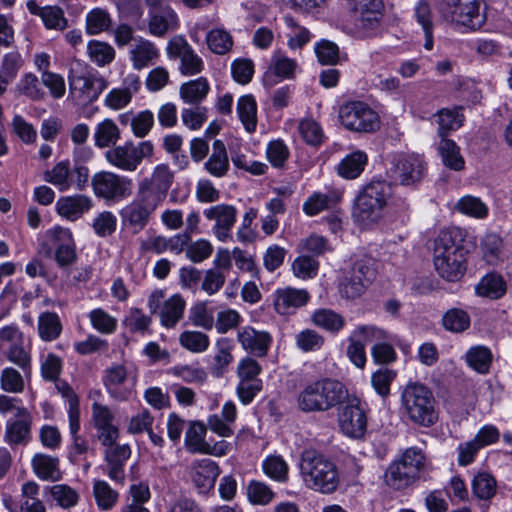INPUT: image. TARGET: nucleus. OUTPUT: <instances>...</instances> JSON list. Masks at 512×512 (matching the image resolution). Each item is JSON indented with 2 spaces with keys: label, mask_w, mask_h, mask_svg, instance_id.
Here are the masks:
<instances>
[{
  "label": "nucleus",
  "mask_w": 512,
  "mask_h": 512,
  "mask_svg": "<svg viewBox=\"0 0 512 512\" xmlns=\"http://www.w3.org/2000/svg\"><path fill=\"white\" fill-rule=\"evenodd\" d=\"M34 473L41 480L56 482L62 479L59 459L46 454H36L31 461Z\"/></svg>",
  "instance_id": "obj_30"
},
{
  "label": "nucleus",
  "mask_w": 512,
  "mask_h": 512,
  "mask_svg": "<svg viewBox=\"0 0 512 512\" xmlns=\"http://www.w3.org/2000/svg\"><path fill=\"white\" fill-rule=\"evenodd\" d=\"M92 206L93 201L89 196L78 194L59 198L56 203V210L60 216L67 220L76 221L88 212Z\"/></svg>",
  "instance_id": "obj_28"
},
{
  "label": "nucleus",
  "mask_w": 512,
  "mask_h": 512,
  "mask_svg": "<svg viewBox=\"0 0 512 512\" xmlns=\"http://www.w3.org/2000/svg\"><path fill=\"white\" fill-rule=\"evenodd\" d=\"M173 179L174 175L168 165L159 164L150 177L139 183L137 192L159 206L166 198Z\"/></svg>",
  "instance_id": "obj_15"
},
{
  "label": "nucleus",
  "mask_w": 512,
  "mask_h": 512,
  "mask_svg": "<svg viewBox=\"0 0 512 512\" xmlns=\"http://www.w3.org/2000/svg\"><path fill=\"white\" fill-rule=\"evenodd\" d=\"M462 107H455L453 109L443 108L438 111V135L442 139L454 130L460 128L463 124L464 116L461 113Z\"/></svg>",
  "instance_id": "obj_37"
},
{
  "label": "nucleus",
  "mask_w": 512,
  "mask_h": 512,
  "mask_svg": "<svg viewBox=\"0 0 512 512\" xmlns=\"http://www.w3.org/2000/svg\"><path fill=\"white\" fill-rule=\"evenodd\" d=\"M237 112L246 131L252 133L257 125V105L252 95L241 96L237 103Z\"/></svg>",
  "instance_id": "obj_42"
},
{
  "label": "nucleus",
  "mask_w": 512,
  "mask_h": 512,
  "mask_svg": "<svg viewBox=\"0 0 512 512\" xmlns=\"http://www.w3.org/2000/svg\"><path fill=\"white\" fill-rule=\"evenodd\" d=\"M117 218L111 211L98 213L93 219L92 228L99 237H107L116 231Z\"/></svg>",
  "instance_id": "obj_64"
},
{
  "label": "nucleus",
  "mask_w": 512,
  "mask_h": 512,
  "mask_svg": "<svg viewBox=\"0 0 512 512\" xmlns=\"http://www.w3.org/2000/svg\"><path fill=\"white\" fill-rule=\"evenodd\" d=\"M19 411L18 417L6 422L4 440L9 445L27 444L30 440L31 415L27 409Z\"/></svg>",
  "instance_id": "obj_25"
},
{
  "label": "nucleus",
  "mask_w": 512,
  "mask_h": 512,
  "mask_svg": "<svg viewBox=\"0 0 512 512\" xmlns=\"http://www.w3.org/2000/svg\"><path fill=\"white\" fill-rule=\"evenodd\" d=\"M191 477L199 493H208L214 488L219 475L218 465L211 459L195 461L191 466Z\"/></svg>",
  "instance_id": "obj_26"
},
{
  "label": "nucleus",
  "mask_w": 512,
  "mask_h": 512,
  "mask_svg": "<svg viewBox=\"0 0 512 512\" xmlns=\"http://www.w3.org/2000/svg\"><path fill=\"white\" fill-rule=\"evenodd\" d=\"M206 426L200 421H191L185 434V446L192 453H201L206 445Z\"/></svg>",
  "instance_id": "obj_53"
},
{
  "label": "nucleus",
  "mask_w": 512,
  "mask_h": 512,
  "mask_svg": "<svg viewBox=\"0 0 512 512\" xmlns=\"http://www.w3.org/2000/svg\"><path fill=\"white\" fill-rule=\"evenodd\" d=\"M392 196V183L373 178L363 185L354 200L353 218L364 225L377 223Z\"/></svg>",
  "instance_id": "obj_4"
},
{
  "label": "nucleus",
  "mask_w": 512,
  "mask_h": 512,
  "mask_svg": "<svg viewBox=\"0 0 512 512\" xmlns=\"http://www.w3.org/2000/svg\"><path fill=\"white\" fill-rule=\"evenodd\" d=\"M297 347L303 352L318 351L325 343V338L313 329H304L295 336Z\"/></svg>",
  "instance_id": "obj_59"
},
{
  "label": "nucleus",
  "mask_w": 512,
  "mask_h": 512,
  "mask_svg": "<svg viewBox=\"0 0 512 512\" xmlns=\"http://www.w3.org/2000/svg\"><path fill=\"white\" fill-rule=\"evenodd\" d=\"M475 290L478 296L499 299L506 292V283L502 276L490 273L481 279Z\"/></svg>",
  "instance_id": "obj_36"
},
{
  "label": "nucleus",
  "mask_w": 512,
  "mask_h": 512,
  "mask_svg": "<svg viewBox=\"0 0 512 512\" xmlns=\"http://www.w3.org/2000/svg\"><path fill=\"white\" fill-rule=\"evenodd\" d=\"M378 263L372 256L363 254L355 257L350 271L370 285L376 278Z\"/></svg>",
  "instance_id": "obj_45"
},
{
  "label": "nucleus",
  "mask_w": 512,
  "mask_h": 512,
  "mask_svg": "<svg viewBox=\"0 0 512 512\" xmlns=\"http://www.w3.org/2000/svg\"><path fill=\"white\" fill-rule=\"evenodd\" d=\"M44 180L56 186L60 191L71 188V169L68 160L57 163L51 170L44 174Z\"/></svg>",
  "instance_id": "obj_46"
},
{
  "label": "nucleus",
  "mask_w": 512,
  "mask_h": 512,
  "mask_svg": "<svg viewBox=\"0 0 512 512\" xmlns=\"http://www.w3.org/2000/svg\"><path fill=\"white\" fill-rule=\"evenodd\" d=\"M129 377L126 368L121 364H113L105 370L103 384L107 393L115 400H128L132 387L128 385Z\"/></svg>",
  "instance_id": "obj_21"
},
{
  "label": "nucleus",
  "mask_w": 512,
  "mask_h": 512,
  "mask_svg": "<svg viewBox=\"0 0 512 512\" xmlns=\"http://www.w3.org/2000/svg\"><path fill=\"white\" fill-rule=\"evenodd\" d=\"M426 464V456L422 449L409 447L398 459L394 460L385 474L386 484L395 490H404L420 477Z\"/></svg>",
  "instance_id": "obj_6"
},
{
  "label": "nucleus",
  "mask_w": 512,
  "mask_h": 512,
  "mask_svg": "<svg viewBox=\"0 0 512 512\" xmlns=\"http://www.w3.org/2000/svg\"><path fill=\"white\" fill-rule=\"evenodd\" d=\"M47 236L55 249V261L60 267H67L76 261V247L70 229L56 226L47 231Z\"/></svg>",
  "instance_id": "obj_19"
},
{
  "label": "nucleus",
  "mask_w": 512,
  "mask_h": 512,
  "mask_svg": "<svg viewBox=\"0 0 512 512\" xmlns=\"http://www.w3.org/2000/svg\"><path fill=\"white\" fill-rule=\"evenodd\" d=\"M249 501L255 505H268L275 497V492L265 482L252 480L247 487Z\"/></svg>",
  "instance_id": "obj_56"
},
{
  "label": "nucleus",
  "mask_w": 512,
  "mask_h": 512,
  "mask_svg": "<svg viewBox=\"0 0 512 512\" xmlns=\"http://www.w3.org/2000/svg\"><path fill=\"white\" fill-rule=\"evenodd\" d=\"M469 314L459 308L449 309L442 317L443 327L453 333H461L470 327Z\"/></svg>",
  "instance_id": "obj_48"
},
{
  "label": "nucleus",
  "mask_w": 512,
  "mask_h": 512,
  "mask_svg": "<svg viewBox=\"0 0 512 512\" xmlns=\"http://www.w3.org/2000/svg\"><path fill=\"white\" fill-rule=\"evenodd\" d=\"M131 456V449L128 444H116L106 448L104 453V460L107 463L108 477L120 485L125 482L124 466Z\"/></svg>",
  "instance_id": "obj_23"
},
{
  "label": "nucleus",
  "mask_w": 512,
  "mask_h": 512,
  "mask_svg": "<svg viewBox=\"0 0 512 512\" xmlns=\"http://www.w3.org/2000/svg\"><path fill=\"white\" fill-rule=\"evenodd\" d=\"M206 171L214 177H223L229 169L226 147L221 140H215L212 153L204 164Z\"/></svg>",
  "instance_id": "obj_33"
},
{
  "label": "nucleus",
  "mask_w": 512,
  "mask_h": 512,
  "mask_svg": "<svg viewBox=\"0 0 512 512\" xmlns=\"http://www.w3.org/2000/svg\"><path fill=\"white\" fill-rule=\"evenodd\" d=\"M357 33L367 37L379 27L383 16L382 0H345Z\"/></svg>",
  "instance_id": "obj_10"
},
{
  "label": "nucleus",
  "mask_w": 512,
  "mask_h": 512,
  "mask_svg": "<svg viewBox=\"0 0 512 512\" xmlns=\"http://www.w3.org/2000/svg\"><path fill=\"white\" fill-rule=\"evenodd\" d=\"M440 12L446 19L471 30L480 29L486 22L481 0H443Z\"/></svg>",
  "instance_id": "obj_11"
},
{
  "label": "nucleus",
  "mask_w": 512,
  "mask_h": 512,
  "mask_svg": "<svg viewBox=\"0 0 512 512\" xmlns=\"http://www.w3.org/2000/svg\"><path fill=\"white\" fill-rule=\"evenodd\" d=\"M368 286L361 278L349 271V274L341 280L339 291L346 299H356L365 292Z\"/></svg>",
  "instance_id": "obj_60"
},
{
  "label": "nucleus",
  "mask_w": 512,
  "mask_h": 512,
  "mask_svg": "<svg viewBox=\"0 0 512 512\" xmlns=\"http://www.w3.org/2000/svg\"><path fill=\"white\" fill-rule=\"evenodd\" d=\"M339 196L334 193L323 194L320 192L313 193L303 204V211L308 216H315L320 212L327 210L337 204Z\"/></svg>",
  "instance_id": "obj_40"
},
{
  "label": "nucleus",
  "mask_w": 512,
  "mask_h": 512,
  "mask_svg": "<svg viewBox=\"0 0 512 512\" xmlns=\"http://www.w3.org/2000/svg\"><path fill=\"white\" fill-rule=\"evenodd\" d=\"M158 205L137 192L136 197L120 210L121 222L124 228L134 234L143 230Z\"/></svg>",
  "instance_id": "obj_17"
},
{
  "label": "nucleus",
  "mask_w": 512,
  "mask_h": 512,
  "mask_svg": "<svg viewBox=\"0 0 512 512\" xmlns=\"http://www.w3.org/2000/svg\"><path fill=\"white\" fill-rule=\"evenodd\" d=\"M158 56L159 52L154 43L142 38L130 51V59L133 67L137 70H141L153 63Z\"/></svg>",
  "instance_id": "obj_34"
},
{
  "label": "nucleus",
  "mask_w": 512,
  "mask_h": 512,
  "mask_svg": "<svg viewBox=\"0 0 512 512\" xmlns=\"http://www.w3.org/2000/svg\"><path fill=\"white\" fill-rule=\"evenodd\" d=\"M179 343L192 353H203L209 345V336L200 331L185 330L179 335Z\"/></svg>",
  "instance_id": "obj_49"
},
{
  "label": "nucleus",
  "mask_w": 512,
  "mask_h": 512,
  "mask_svg": "<svg viewBox=\"0 0 512 512\" xmlns=\"http://www.w3.org/2000/svg\"><path fill=\"white\" fill-rule=\"evenodd\" d=\"M210 91V85L205 77L183 83L179 89L180 98L184 103L200 106Z\"/></svg>",
  "instance_id": "obj_31"
},
{
  "label": "nucleus",
  "mask_w": 512,
  "mask_h": 512,
  "mask_svg": "<svg viewBox=\"0 0 512 512\" xmlns=\"http://www.w3.org/2000/svg\"><path fill=\"white\" fill-rule=\"evenodd\" d=\"M309 300L310 294L307 290L285 287L276 290L274 306L278 314L292 315Z\"/></svg>",
  "instance_id": "obj_22"
},
{
  "label": "nucleus",
  "mask_w": 512,
  "mask_h": 512,
  "mask_svg": "<svg viewBox=\"0 0 512 512\" xmlns=\"http://www.w3.org/2000/svg\"><path fill=\"white\" fill-rule=\"evenodd\" d=\"M209 49L218 55L228 53L233 46V39L229 32L224 29H213L206 36Z\"/></svg>",
  "instance_id": "obj_54"
},
{
  "label": "nucleus",
  "mask_w": 512,
  "mask_h": 512,
  "mask_svg": "<svg viewBox=\"0 0 512 512\" xmlns=\"http://www.w3.org/2000/svg\"><path fill=\"white\" fill-rule=\"evenodd\" d=\"M93 495L100 510H111L118 501L119 494L104 480H95Z\"/></svg>",
  "instance_id": "obj_47"
},
{
  "label": "nucleus",
  "mask_w": 512,
  "mask_h": 512,
  "mask_svg": "<svg viewBox=\"0 0 512 512\" xmlns=\"http://www.w3.org/2000/svg\"><path fill=\"white\" fill-rule=\"evenodd\" d=\"M348 391L331 378H323L304 385L296 397V406L303 413L325 412L345 402Z\"/></svg>",
  "instance_id": "obj_2"
},
{
  "label": "nucleus",
  "mask_w": 512,
  "mask_h": 512,
  "mask_svg": "<svg viewBox=\"0 0 512 512\" xmlns=\"http://www.w3.org/2000/svg\"><path fill=\"white\" fill-rule=\"evenodd\" d=\"M438 149L445 166L456 171L464 168V159L460 155L459 148L454 141L441 139Z\"/></svg>",
  "instance_id": "obj_50"
},
{
  "label": "nucleus",
  "mask_w": 512,
  "mask_h": 512,
  "mask_svg": "<svg viewBox=\"0 0 512 512\" xmlns=\"http://www.w3.org/2000/svg\"><path fill=\"white\" fill-rule=\"evenodd\" d=\"M469 367L480 374H486L492 363V353L485 346H473L465 354Z\"/></svg>",
  "instance_id": "obj_43"
},
{
  "label": "nucleus",
  "mask_w": 512,
  "mask_h": 512,
  "mask_svg": "<svg viewBox=\"0 0 512 512\" xmlns=\"http://www.w3.org/2000/svg\"><path fill=\"white\" fill-rule=\"evenodd\" d=\"M153 154L154 145L151 141H142L137 145L128 141L108 149L105 158L112 166L122 171L133 172L143 159L151 158Z\"/></svg>",
  "instance_id": "obj_9"
},
{
  "label": "nucleus",
  "mask_w": 512,
  "mask_h": 512,
  "mask_svg": "<svg viewBox=\"0 0 512 512\" xmlns=\"http://www.w3.org/2000/svg\"><path fill=\"white\" fill-rule=\"evenodd\" d=\"M471 488L476 498L480 500H490L496 494L497 482L490 473L479 472L473 477Z\"/></svg>",
  "instance_id": "obj_41"
},
{
  "label": "nucleus",
  "mask_w": 512,
  "mask_h": 512,
  "mask_svg": "<svg viewBox=\"0 0 512 512\" xmlns=\"http://www.w3.org/2000/svg\"><path fill=\"white\" fill-rule=\"evenodd\" d=\"M164 292L154 290L148 298L147 307L151 315H158L160 323L167 329L174 328L182 319L186 308V301L180 294H173L163 300Z\"/></svg>",
  "instance_id": "obj_13"
},
{
  "label": "nucleus",
  "mask_w": 512,
  "mask_h": 512,
  "mask_svg": "<svg viewBox=\"0 0 512 512\" xmlns=\"http://www.w3.org/2000/svg\"><path fill=\"white\" fill-rule=\"evenodd\" d=\"M179 18L171 8L148 11L149 33L156 37H164L168 32L177 30Z\"/></svg>",
  "instance_id": "obj_27"
},
{
  "label": "nucleus",
  "mask_w": 512,
  "mask_h": 512,
  "mask_svg": "<svg viewBox=\"0 0 512 512\" xmlns=\"http://www.w3.org/2000/svg\"><path fill=\"white\" fill-rule=\"evenodd\" d=\"M264 474L279 483L288 481L289 466L280 455H269L262 462Z\"/></svg>",
  "instance_id": "obj_44"
},
{
  "label": "nucleus",
  "mask_w": 512,
  "mask_h": 512,
  "mask_svg": "<svg viewBox=\"0 0 512 512\" xmlns=\"http://www.w3.org/2000/svg\"><path fill=\"white\" fill-rule=\"evenodd\" d=\"M426 172V163L418 154L396 155L387 170L388 176L403 186H414L421 182Z\"/></svg>",
  "instance_id": "obj_14"
},
{
  "label": "nucleus",
  "mask_w": 512,
  "mask_h": 512,
  "mask_svg": "<svg viewBox=\"0 0 512 512\" xmlns=\"http://www.w3.org/2000/svg\"><path fill=\"white\" fill-rule=\"evenodd\" d=\"M237 340L246 352L257 357H265L272 342L269 333L257 331L250 326L238 330Z\"/></svg>",
  "instance_id": "obj_24"
},
{
  "label": "nucleus",
  "mask_w": 512,
  "mask_h": 512,
  "mask_svg": "<svg viewBox=\"0 0 512 512\" xmlns=\"http://www.w3.org/2000/svg\"><path fill=\"white\" fill-rule=\"evenodd\" d=\"M152 323L149 315H146L139 308H131L123 320L124 327L130 333L145 334Z\"/></svg>",
  "instance_id": "obj_55"
},
{
  "label": "nucleus",
  "mask_w": 512,
  "mask_h": 512,
  "mask_svg": "<svg viewBox=\"0 0 512 512\" xmlns=\"http://www.w3.org/2000/svg\"><path fill=\"white\" fill-rule=\"evenodd\" d=\"M89 319L92 327L103 334H112L117 328V319L101 308L92 310Z\"/></svg>",
  "instance_id": "obj_63"
},
{
  "label": "nucleus",
  "mask_w": 512,
  "mask_h": 512,
  "mask_svg": "<svg viewBox=\"0 0 512 512\" xmlns=\"http://www.w3.org/2000/svg\"><path fill=\"white\" fill-rule=\"evenodd\" d=\"M110 24V15L104 9L95 8L86 16V30L90 35H95L107 30Z\"/></svg>",
  "instance_id": "obj_62"
},
{
  "label": "nucleus",
  "mask_w": 512,
  "mask_h": 512,
  "mask_svg": "<svg viewBox=\"0 0 512 512\" xmlns=\"http://www.w3.org/2000/svg\"><path fill=\"white\" fill-rule=\"evenodd\" d=\"M62 331V324L59 316L54 312H43L38 318L39 336L44 341L57 339Z\"/></svg>",
  "instance_id": "obj_39"
},
{
  "label": "nucleus",
  "mask_w": 512,
  "mask_h": 512,
  "mask_svg": "<svg viewBox=\"0 0 512 512\" xmlns=\"http://www.w3.org/2000/svg\"><path fill=\"white\" fill-rule=\"evenodd\" d=\"M341 431L353 439H361L367 431V416L357 398L349 400L339 413Z\"/></svg>",
  "instance_id": "obj_18"
},
{
  "label": "nucleus",
  "mask_w": 512,
  "mask_h": 512,
  "mask_svg": "<svg viewBox=\"0 0 512 512\" xmlns=\"http://www.w3.org/2000/svg\"><path fill=\"white\" fill-rule=\"evenodd\" d=\"M23 341L24 339L9 346L5 351V356L27 374L31 370V355L30 351L24 346Z\"/></svg>",
  "instance_id": "obj_57"
},
{
  "label": "nucleus",
  "mask_w": 512,
  "mask_h": 512,
  "mask_svg": "<svg viewBox=\"0 0 512 512\" xmlns=\"http://www.w3.org/2000/svg\"><path fill=\"white\" fill-rule=\"evenodd\" d=\"M68 82L70 92L87 102L97 100L107 87L106 80L96 70L80 62L71 65Z\"/></svg>",
  "instance_id": "obj_7"
},
{
  "label": "nucleus",
  "mask_w": 512,
  "mask_h": 512,
  "mask_svg": "<svg viewBox=\"0 0 512 512\" xmlns=\"http://www.w3.org/2000/svg\"><path fill=\"white\" fill-rule=\"evenodd\" d=\"M53 500L63 509H69L78 504L79 494L75 489L67 484H56L46 487Z\"/></svg>",
  "instance_id": "obj_51"
},
{
  "label": "nucleus",
  "mask_w": 512,
  "mask_h": 512,
  "mask_svg": "<svg viewBox=\"0 0 512 512\" xmlns=\"http://www.w3.org/2000/svg\"><path fill=\"white\" fill-rule=\"evenodd\" d=\"M502 240L494 233L486 234L481 243L483 258L490 265H496L502 260Z\"/></svg>",
  "instance_id": "obj_58"
},
{
  "label": "nucleus",
  "mask_w": 512,
  "mask_h": 512,
  "mask_svg": "<svg viewBox=\"0 0 512 512\" xmlns=\"http://www.w3.org/2000/svg\"><path fill=\"white\" fill-rule=\"evenodd\" d=\"M341 124L350 131L370 133L380 127L378 114L365 102L350 101L340 106Z\"/></svg>",
  "instance_id": "obj_12"
},
{
  "label": "nucleus",
  "mask_w": 512,
  "mask_h": 512,
  "mask_svg": "<svg viewBox=\"0 0 512 512\" xmlns=\"http://www.w3.org/2000/svg\"><path fill=\"white\" fill-rule=\"evenodd\" d=\"M120 139V130L117 124L110 118L99 122L94 131V142L98 148H107L115 145Z\"/></svg>",
  "instance_id": "obj_35"
},
{
  "label": "nucleus",
  "mask_w": 512,
  "mask_h": 512,
  "mask_svg": "<svg viewBox=\"0 0 512 512\" xmlns=\"http://www.w3.org/2000/svg\"><path fill=\"white\" fill-rule=\"evenodd\" d=\"M402 406L414 424L430 427L438 420L436 399L424 384L408 383L401 394Z\"/></svg>",
  "instance_id": "obj_5"
},
{
  "label": "nucleus",
  "mask_w": 512,
  "mask_h": 512,
  "mask_svg": "<svg viewBox=\"0 0 512 512\" xmlns=\"http://www.w3.org/2000/svg\"><path fill=\"white\" fill-rule=\"evenodd\" d=\"M368 164V155L363 150L346 154L336 165L337 175L345 180H354L361 176Z\"/></svg>",
  "instance_id": "obj_29"
},
{
  "label": "nucleus",
  "mask_w": 512,
  "mask_h": 512,
  "mask_svg": "<svg viewBox=\"0 0 512 512\" xmlns=\"http://www.w3.org/2000/svg\"><path fill=\"white\" fill-rule=\"evenodd\" d=\"M167 55L170 59H179L180 73L184 76H192L202 72L204 63L184 36L172 37L167 45Z\"/></svg>",
  "instance_id": "obj_16"
},
{
  "label": "nucleus",
  "mask_w": 512,
  "mask_h": 512,
  "mask_svg": "<svg viewBox=\"0 0 512 512\" xmlns=\"http://www.w3.org/2000/svg\"><path fill=\"white\" fill-rule=\"evenodd\" d=\"M467 237V230L451 226L441 230L434 241V267L446 281H458L466 272L469 252Z\"/></svg>",
  "instance_id": "obj_1"
},
{
  "label": "nucleus",
  "mask_w": 512,
  "mask_h": 512,
  "mask_svg": "<svg viewBox=\"0 0 512 512\" xmlns=\"http://www.w3.org/2000/svg\"><path fill=\"white\" fill-rule=\"evenodd\" d=\"M216 349L217 351L213 357L211 366V373L216 377H220L227 371L228 366L233 361L231 340L228 338L219 339L216 342Z\"/></svg>",
  "instance_id": "obj_38"
},
{
  "label": "nucleus",
  "mask_w": 512,
  "mask_h": 512,
  "mask_svg": "<svg viewBox=\"0 0 512 512\" xmlns=\"http://www.w3.org/2000/svg\"><path fill=\"white\" fill-rule=\"evenodd\" d=\"M311 322L329 333L337 334L345 326V319L336 311L328 308H320L311 314Z\"/></svg>",
  "instance_id": "obj_32"
},
{
  "label": "nucleus",
  "mask_w": 512,
  "mask_h": 512,
  "mask_svg": "<svg viewBox=\"0 0 512 512\" xmlns=\"http://www.w3.org/2000/svg\"><path fill=\"white\" fill-rule=\"evenodd\" d=\"M456 209L462 214L479 219L486 218L489 211L487 205L480 198L472 195L461 197L456 204Z\"/></svg>",
  "instance_id": "obj_52"
},
{
  "label": "nucleus",
  "mask_w": 512,
  "mask_h": 512,
  "mask_svg": "<svg viewBox=\"0 0 512 512\" xmlns=\"http://www.w3.org/2000/svg\"><path fill=\"white\" fill-rule=\"evenodd\" d=\"M204 216L208 220H215L214 234L222 241L232 239L231 229L236 221L237 210L228 204H219L204 210Z\"/></svg>",
  "instance_id": "obj_20"
},
{
  "label": "nucleus",
  "mask_w": 512,
  "mask_h": 512,
  "mask_svg": "<svg viewBox=\"0 0 512 512\" xmlns=\"http://www.w3.org/2000/svg\"><path fill=\"white\" fill-rule=\"evenodd\" d=\"M91 186L97 198L114 204L130 197L133 191L132 179L109 171L95 173Z\"/></svg>",
  "instance_id": "obj_8"
},
{
  "label": "nucleus",
  "mask_w": 512,
  "mask_h": 512,
  "mask_svg": "<svg viewBox=\"0 0 512 512\" xmlns=\"http://www.w3.org/2000/svg\"><path fill=\"white\" fill-rule=\"evenodd\" d=\"M87 49L91 61L98 66L109 64L115 57L114 48L105 42L92 40L89 42Z\"/></svg>",
  "instance_id": "obj_61"
},
{
  "label": "nucleus",
  "mask_w": 512,
  "mask_h": 512,
  "mask_svg": "<svg viewBox=\"0 0 512 512\" xmlns=\"http://www.w3.org/2000/svg\"><path fill=\"white\" fill-rule=\"evenodd\" d=\"M299 470L305 485L313 490L330 494L338 487L336 465L316 449H305L301 453Z\"/></svg>",
  "instance_id": "obj_3"
}]
</instances>
